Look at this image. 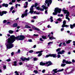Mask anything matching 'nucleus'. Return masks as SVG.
<instances>
[{"mask_svg": "<svg viewBox=\"0 0 75 75\" xmlns=\"http://www.w3.org/2000/svg\"><path fill=\"white\" fill-rule=\"evenodd\" d=\"M24 36L22 35L16 37H15V36L13 35H11L10 36V38H8L6 40V42L8 44L6 45L7 48L10 49L14 47L12 43L16 41V40H23L24 39Z\"/></svg>", "mask_w": 75, "mask_h": 75, "instance_id": "obj_1", "label": "nucleus"}, {"mask_svg": "<svg viewBox=\"0 0 75 75\" xmlns=\"http://www.w3.org/2000/svg\"><path fill=\"white\" fill-rule=\"evenodd\" d=\"M63 11H64V14H67L66 15V18L69 21V18L68 17H69V12L68 11L65 10V8H64L62 10Z\"/></svg>", "mask_w": 75, "mask_h": 75, "instance_id": "obj_2", "label": "nucleus"}, {"mask_svg": "<svg viewBox=\"0 0 75 75\" xmlns=\"http://www.w3.org/2000/svg\"><path fill=\"white\" fill-rule=\"evenodd\" d=\"M61 11V9L59 8H55L54 10V12L53 13V14L54 15H57V13H60Z\"/></svg>", "mask_w": 75, "mask_h": 75, "instance_id": "obj_3", "label": "nucleus"}, {"mask_svg": "<svg viewBox=\"0 0 75 75\" xmlns=\"http://www.w3.org/2000/svg\"><path fill=\"white\" fill-rule=\"evenodd\" d=\"M49 57H53V58L57 57V54H50L49 55H46V58H48Z\"/></svg>", "mask_w": 75, "mask_h": 75, "instance_id": "obj_4", "label": "nucleus"}, {"mask_svg": "<svg viewBox=\"0 0 75 75\" xmlns=\"http://www.w3.org/2000/svg\"><path fill=\"white\" fill-rule=\"evenodd\" d=\"M45 2L46 4H47V6L49 7L50 4H51L52 3V0H45Z\"/></svg>", "mask_w": 75, "mask_h": 75, "instance_id": "obj_5", "label": "nucleus"}, {"mask_svg": "<svg viewBox=\"0 0 75 75\" xmlns=\"http://www.w3.org/2000/svg\"><path fill=\"white\" fill-rule=\"evenodd\" d=\"M42 7L43 8H40V11H44V9H45V10H47V9H48V7L46 6V5H45V6L44 5L42 6Z\"/></svg>", "mask_w": 75, "mask_h": 75, "instance_id": "obj_6", "label": "nucleus"}, {"mask_svg": "<svg viewBox=\"0 0 75 75\" xmlns=\"http://www.w3.org/2000/svg\"><path fill=\"white\" fill-rule=\"evenodd\" d=\"M57 69H54L53 70V72H54V73H57V72H62V71H63L64 69H61V70H59L57 71Z\"/></svg>", "mask_w": 75, "mask_h": 75, "instance_id": "obj_7", "label": "nucleus"}, {"mask_svg": "<svg viewBox=\"0 0 75 75\" xmlns=\"http://www.w3.org/2000/svg\"><path fill=\"white\" fill-rule=\"evenodd\" d=\"M21 59L22 61H24L25 60H26V61H29V60H30V58L28 57L27 58L25 57H22L21 58Z\"/></svg>", "mask_w": 75, "mask_h": 75, "instance_id": "obj_8", "label": "nucleus"}, {"mask_svg": "<svg viewBox=\"0 0 75 75\" xmlns=\"http://www.w3.org/2000/svg\"><path fill=\"white\" fill-rule=\"evenodd\" d=\"M27 11H28V10L26 9L25 11V12L22 15L21 17L22 18H24V16H27Z\"/></svg>", "mask_w": 75, "mask_h": 75, "instance_id": "obj_9", "label": "nucleus"}, {"mask_svg": "<svg viewBox=\"0 0 75 75\" xmlns=\"http://www.w3.org/2000/svg\"><path fill=\"white\" fill-rule=\"evenodd\" d=\"M66 24V21H64L63 22V24L62 25V28H64V27H69V25H65Z\"/></svg>", "mask_w": 75, "mask_h": 75, "instance_id": "obj_10", "label": "nucleus"}, {"mask_svg": "<svg viewBox=\"0 0 75 75\" xmlns=\"http://www.w3.org/2000/svg\"><path fill=\"white\" fill-rule=\"evenodd\" d=\"M34 7V5H33L31 6V8L30 9V11L29 13H31V14H33V13H34V11H33V7Z\"/></svg>", "mask_w": 75, "mask_h": 75, "instance_id": "obj_11", "label": "nucleus"}, {"mask_svg": "<svg viewBox=\"0 0 75 75\" xmlns=\"http://www.w3.org/2000/svg\"><path fill=\"white\" fill-rule=\"evenodd\" d=\"M63 63H66V64H72V62H71L66 61V60L65 59L63 60Z\"/></svg>", "mask_w": 75, "mask_h": 75, "instance_id": "obj_12", "label": "nucleus"}, {"mask_svg": "<svg viewBox=\"0 0 75 75\" xmlns=\"http://www.w3.org/2000/svg\"><path fill=\"white\" fill-rule=\"evenodd\" d=\"M31 25L32 26V28L33 29H34V30H37L38 31H40V30L39 28L36 27H35V26L34 25Z\"/></svg>", "mask_w": 75, "mask_h": 75, "instance_id": "obj_13", "label": "nucleus"}, {"mask_svg": "<svg viewBox=\"0 0 75 75\" xmlns=\"http://www.w3.org/2000/svg\"><path fill=\"white\" fill-rule=\"evenodd\" d=\"M46 64H48V65H46V67H48L49 66H50L52 65V63L51 62H47L46 63Z\"/></svg>", "mask_w": 75, "mask_h": 75, "instance_id": "obj_14", "label": "nucleus"}, {"mask_svg": "<svg viewBox=\"0 0 75 75\" xmlns=\"http://www.w3.org/2000/svg\"><path fill=\"white\" fill-rule=\"evenodd\" d=\"M6 13H7V11H4L2 12H0V15L1 16H2L4 14H6Z\"/></svg>", "mask_w": 75, "mask_h": 75, "instance_id": "obj_15", "label": "nucleus"}, {"mask_svg": "<svg viewBox=\"0 0 75 75\" xmlns=\"http://www.w3.org/2000/svg\"><path fill=\"white\" fill-rule=\"evenodd\" d=\"M65 52V51L64 50H62V51H60L57 54H63Z\"/></svg>", "mask_w": 75, "mask_h": 75, "instance_id": "obj_16", "label": "nucleus"}, {"mask_svg": "<svg viewBox=\"0 0 75 75\" xmlns=\"http://www.w3.org/2000/svg\"><path fill=\"white\" fill-rule=\"evenodd\" d=\"M50 35H48V37H49V39H50V40H53L54 39H55V38H54V37H53V36H52L50 37Z\"/></svg>", "mask_w": 75, "mask_h": 75, "instance_id": "obj_17", "label": "nucleus"}, {"mask_svg": "<svg viewBox=\"0 0 75 75\" xmlns=\"http://www.w3.org/2000/svg\"><path fill=\"white\" fill-rule=\"evenodd\" d=\"M70 28H71V29H72L73 28H74V27H75V23L73 25H70Z\"/></svg>", "mask_w": 75, "mask_h": 75, "instance_id": "obj_18", "label": "nucleus"}, {"mask_svg": "<svg viewBox=\"0 0 75 75\" xmlns=\"http://www.w3.org/2000/svg\"><path fill=\"white\" fill-rule=\"evenodd\" d=\"M2 6L3 7H7L8 6V5L7 4H2Z\"/></svg>", "mask_w": 75, "mask_h": 75, "instance_id": "obj_19", "label": "nucleus"}, {"mask_svg": "<svg viewBox=\"0 0 75 75\" xmlns=\"http://www.w3.org/2000/svg\"><path fill=\"white\" fill-rule=\"evenodd\" d=\"M25 27L27 28H31V27L28 26V25H25Z\"/></svg>", "mask_w": 75, "mask_h": 75, "instance_id": "obj_20", "label": "nucleus"}, {"mask_svg": "<svg viewBox=\"0 0 75 75\" xmlns=\"http://www.w3.org/2000/svg\"><path fill=\"white\" fill-rule=\"evenodd\" d=\"M40 65H42V66L44 65H45V63H42V62H41L40 63Z\"/></svg>", "mask_w": 75, "mask_h": 75, "instance_id": "obj_21", "label": "nucleus"}, {"mask_svg": "<svg viewBox=\"0 0 75 75\" xmlns=\"http://www.w3.org/2000/svg\"><path fill=\"white\" fill-rule=\"evenodd\" d=\"M19 73H20L19 72H17V71H16L15 72V73L16 74L15 75H19Z\"/></svg>", "mask_w": 75, "mask_h": 75, "instance_id": "obj_22", "label": "nucleus"}, {"mask_svg": "<svg viewBox=\"0 0 75 75\" xmlns=\"http://www.w3.org/2000/svg\"><path fill=\"white\" fill-rule=\"evenodd\" d=\"M25 4H26V5L24 6V7H25V8H27V6H28V2H26Z\"/></svg>", "mask_w": 75, "mask_h": 75, "instance_id": "obj_23", "label": "nucleus"}, {"mask_svg": "<svg viewBox=\"0 0 75 75\" xmlns=\"http://www.w3.org/2000/svg\"><path fill=\"white\" fill-rule=\"evenodd\" d=\"M17 23H15L13 25V27H17Z\"/></svg>", "mask_w": 75, "mask_h": 75, "instance_id": "obj_24", "label": "nucleus"}, {"mask_svg": "<svg viewBox=\"0 0 75 75\" xmlns=\"http://www.w3.org/2000/svg\"><path fill=\"white\" fill-rule=\"evenodd\" d=\"M72 41V40H68L66 42V44H69V43H70V42H71Z\"/></svg>", "mask_w": 75, "mask_h": 75, "instance_id": "obj_25", "label": "nucleus"}, {"mask_svg": "<svg viewBox=\"0 0 75 75\" xmlns=\"http://www.w3.org/2000/svg\"><path fill=\"white\" fill-rule=\"evenodd\" d=\"M52 18H53V17H52V16L50 17V19L51 20V22H52L53 21V19H52Z\"/></svg>", "mask_w": 75, "mask_h": 75, "instance_id": "obj_26", "label": "nucleus"}, {"mask_svg": "<svg viewBox=\"0 0 75 75\" xmlns=\"http://www.w3.org/2000/svg\"><path fill=\"white\" fill-rule=\"evenodd\" d=\"M9 33H10V34H13V31L10 30L9 31Z\"/></svg>", "mask_w": 75, "mask_h": 75, "instance_id": "obj_27", "label": "nucleus"}, {"mask_svg": "<svg viewBox=\"0 0 75 75\" xmlns=\"http://www.w3.org/2000/svg\"><path fill=\"white\" fill-rule=\"evenodd\" d=\"M14 66H17V62L15 61L14 62Z\"/></svg>", "mask_w": 75, "mask_h": 75, "instance_id": "obj_28", "label": "nucleus"}, {"mask_svg": "<svg viewBox=\"0 0 75 75\" xmlns=\"http://www.w3.org/2000/svg\"><path fill=\"white\" fill-rule=\"evenodd\" d=\"M42 52V51H39L38 52H37L36 53V54H39L40 53H41V52Z\"/></svg>", "mask_w": 75, "mask_h": 75, "instance_id": "obj_29", "label": "nucleus"}, {"mask_svg": "<svg viewBox=\"0 0 75 75\" xmlns=\"http://www.w3.org/2000/svg\"><path fill=\"white\" fill-rule=\"evenodd\" d=\"M42 38L43 39H44V40H45V39H47V38H46V36H42Z\"/></svg>", "mask_w": 75, "mask_h": 75, "instance_id": "obj_30", "label": "nucleus"}, {"mask_svg": "<svg viewBox=\"0 0 75 75\" xmlns=\"http://www.w3.org/2000/svg\"><path fill=\"white\" fill-rule=\"evenodd\" d=\"M60 50H61V49L58 48L57 50H56V52H57L59 51H60Z\"/></svg>", "mask_w": 75, "mask_h": 75, "instance_id": "obj_31", "label": "nucleus"}, {"mask_svg": "<svg viewBox=\"0 0 75 75\" xmlns=\"http://www.w3.org/2000/svg\"><path fill=\"white\" fill-rule=\"evenodd\" d=\"M65 65H66V64H63L61 65V67H65Z\"/></svg>", "mask_w": 75, "mask_h": 75, "instance_id": "obj_32", "label": "nucleus"}, {"mask_svg": "<svg viewBox=\"0 0 75 75\" xmlns=\"http://www.w3.org/2000/svg\"><path fill=\"white\" fill-rule=\"evenodd\" d=\"M37 6H38V4H37V3H35V4L34 6L35 7H37Z\"/></svg>", "mask_w": 75, "mask_h": 75, "instance_id": "obj_33", "label": "nucleus"}, {"mask_svg": "<svg viewBox=\"0 0 75 75\" xmlns=\"http://www.w3.org/2000/svg\"><path fill=\"white\" fill-rule=\"evenodd\" d=\"M34 72L35 73V74H37V73H38V71H37V70H34Z\"/></svg>", "mask_w": 75, "mask_h": 75, "instance_id": "obj_34", "label": "nucleus"}, {"mask_svg": "<svg viewBox=\"0 0 75 75\" xmlns=\"http://www.w3.org/2000/svg\"><path fill=\"white\" fill-rule=\"evenodd\" d=\"M58 16H60V17H62V16H63V15H62V14H59L58 15Z\"/></svg>", "mask_w": 75, "mask_h": 75, "instance_id": "obj_35", "label": "nucleus"}, {"mask_svg": "<svg viewBox=\"0 0 75 75\" xmlns=\"http://www.w3.org/2000/svg\"><path fill=\"white\" fill-rule=\"evenodd\" d=\"M34 14H39L38 13L36 12V11H35L34 13Z\"/></svg>", "mask_w": 75, "mask_h": 75, "instance_id": "obj_36", "label": "nucleus"}, {"mask_svg": "<svg viewBox=\"0 0 75 75\" xmlns=\"http://www.w3.org/2000/svg\"><path fill=\"white\" fill-rule=\"evenodd\" d=\"M34 51H33V50H31L29 51L30 53H32V52H33Z\"/></svg>", "mask_w": 75, "mask_h": 75, "instance_id": "obj_37", "label": "nucleus"}, {"mask_svg": "<svg viewBox=\"0 0 75 75\" xmlns=\"http://www.w3.org/2000/svg\"><path fill=\"white\" fill-rule=\"evenodd\" d=\"M20 52H21L20 50L18 49V53H20Z\"/></svg>", "mask_w": 75, "mask_h": 75, "instance_id": "obj_38", "label": "nucleus"}, {"mask_svg": "<svg viewBox=\"0 0 75 75\" xmlns=\"http://www.w3.org/2000/svg\"><path fill=\"white\" fill-rule=\"evenodd\" d=\"M42 55V53H40L39 54H38V57H40V56H41Z\"/></svg>", "mask_w": 75, "mask_h": 75, "instance_id": "obj_39", "label": "nucleus"}, {"mask_svg": "<svg viewBox=\"0 0 75 75\" xmlns=\"http://www.w3.org/2000/svg\"><path fill=\"white\" fill-rule=\"evenodd\" d=\"M60 57H61V55H60V54H58L57 55V57L58 58H60Z\"/></svg>", "mask_w": 75, "mask_h": 75, "instance_id": "obj_40", "label": "nucleus"}, {"mask_svg": "<svg viewBox=\"0 0 75 75\" xmlns=\"http://www.w3.org/2000/svg\"><path fill=\"white\" fill-rule=\"evenodd\" d=\"M3 68L4 69H6V65L4 66Z\"/></svg>", "mask_w": 75, "mask_h": 75, "instance_id": "obj_41", "label": "nucleus"}, {"mask_svg": "<svg viewBox=\"0 0 75 75\" xmlns=\"http://www.w3.org/2000/svg\"><path fill=\"white\" fill-rule=\"evenodd\" d=\"M11 61V59H7L6 60V61L8 62H9V61Z\"/></svg>", "mask_w": 75, "mask_h": 75, "instance_id": "obj_42", "label": "nucleus"}, {"mask_svg": "<svg viewBox=\"0 0 75 75\" xmlns=\"http://www.w3.org/2000/svg\"><path fill=\"white\" fill-rule=\"evenodd\" d=\"M57 20L58 21H61V19L60 18H58L57 19Z\"/></svg>", "mask_w": 75, "mask_h": 75, "instance_id": "obj_43", "label": "nucleus"}, {"mask_svg": "<svg viewBox=\"0 0 75 75\" xmlns=\"http://www.w3.org/2000/svg\"><path fill=\"white\" fill-rule=\"evenodd\" d=\"M36 8L37 9V10H40V7H38Z\"/></svg>", "mask_w": 75, "mask_h": 75, "instance_id": "obj_44", "label": "nucleus"}, {"mask_svg": "<svg viewBox=\"0 0 75 75\" xmlns=\"http://www.w3.org/2000/svg\"><path fill=\"white\" fill-rule=\"evenodd\" d=\"M34 61H37V60L38 59L37 58H34Z\"/></svg>", "mask_w": 75, "mask_h": 75, "instance_id": "obj_45", "label": "nucleus"}, {"mask_svg": "<svg viewBox=\"0 0 75 75\" xmlns=\"http://www.w3.org/2000/svg\"><path fill=\"white\" fill-rule=\"evenodd\" d=\"M13 10V7H12L11 8L10 11H12Z\"/></svg>", "mask_w": 75, "mask_h": 75, "instance_id": "obj_46", "label": "nucleus"}, {"mask_svg": "<svg viewBox=\"0 0 75 75\" xmlns=\"http://www.w3.org/2000/svg\"><path fill=\"white\" fill-rule=\"evenodd\" d=\"M6 22H7V21H6V20H4L3 21L4 23H6Z\"/></svg>", "mask_w": 75, "mask_h": 75, "instance_id": "obj_47", "label": "nucleus"}, {"mask_svg": "<svg viewBox=\"0 0 75 75\" xmlns=\"http://www.w3.org/2000/svg\"><path fill=\"white\" fill-rule=\"evenodd\" d=\"M45 69H43L42 71V73H44L45 72Z\"/></svg>", "mask_w": 75, "mask_h": 75, "instance_id": "obj_48", "label": "nucleus"}, {"mask_svg": "<svg viewBox=\"0 0 75 75\" xmlns=\"http://www.w3.org/2000/svg\"><path fill=\"white\" fill-rule=\"evenodd\" d=\"M52 42H50L48 43V45H50V44L52 43Z\"/></svg>", "mask_w": 75, "mask_h": 75, "instance_id": "obj_49", "label": "nucleus"}, {"mask_svg": "<svg viewBox=\"0 0 75 75\" xmlns=\"http://www.w3.org/2000/svg\"><path fill=\"white\" fill-rule=\"evenodd\" d=\"M63 45L64 46H66V44H65V43H63Z\"/></svg>", "mask_w": 75, "mask_h": 75, "instance_id": "obj_50", "label": "nucleus"}, {"mask_svg": "<svg viewBox=\"0 0 75 75\" xmlns=\"http://www.w3.org/2000/svg\"><path fill=\"white\" fill-rule=\"evenodd\" d=\"M16 1V0H12V3H14Z\"/></svg>", "mask_w": 75, "mask_h": 75, "instance_id": "obj_51", "label": "nucleus"}, {"mask_svg": "<svg viewBox=\"0 0 75 75\" xmlns=\"http://www.w3.org/2000/svg\"><path fill=\"white\" fill-rule=\"evenodd\" d=\"M29 42H32V40L31 39H29L28 40Z\"/></svg>", "mask_w": 75, "mask_h": 75, "instance_id": "obj_52", "label": "nucleus"}, {"mask_svg": "<svg viewBox=\"0 0 75 75\" xmlns=\"http://www.w3.org/2000/svg\"><path fill=\"white\" fill-rule=\"evenodd\" d=\"M19 65H23V63L21 62H20L19 63Z\"/></svg>", "mask_w": 75, "mask_h": 75, "instance_id": "obj_53", "label": "nucleus"}, {"mask_svg": "<svg viewBox=\"0 0 75 75\" xmlns=\"http://www.w3.org/2000/svg\"><path fill=\"white\" fill-rule=\"evenodd\" d=\"M31 23H34V20H32L31 21Z\"/></svg>", "mask_w": 75, "mask_h": 75, "instance_id": "obj_54", "label": "nucleus"}, {"mask_svg": "<svg viewBox=\"0 0 75 75\" xmlns=\"http://www.w3.org/2000/svg\"><path fill=\"white\" fill-rule=\"evenodd\" d=\"M34 35V36H36V37H38V35H36V34H35Z\"/></svg>", "mask_w": 75, "mask_h": 75, "instance_id": "obj_55", "label": "nucleus"}, {"mask_svg": "<svg viewBox=\"0 0 75 75\" xmlns=\"http://www.w3.org/2000/svg\"><path fill=\"white\" fill-rule=\"evenodd\" d=\"M48 28H51V26H50V25H48L47 26Z\"/></svg>", "mask_w": 75, "mask_h": 75, "instance_id": "obj_56", "label": "nucleus"}, {"mask_svg": "<svg viewBox=\"0 0 75 75\" xmlns=\"http://www.w3.org/2000/svg\"><path fill=\"white\" fill-rule=\"evenodd\" d=\"M15 12H16V11L13 10L12 11V13H15Z\"/></svg>", "mask_w": 75, "mask_h": 75, "instance_id": "obj_57", "label": "nucleus"}, {"mask_svg": "<svg viewBox=\"0 0 75 75\" xmlns=\"http://www.w3.org/2000/svg\"><path fill=\"white\" fill-rule=\"evenodd\" d=\"M61 45H62V43H61L59 45V47H61Z\"/></svg>", "mask_w": 75, "mask_h": 75, "instance_id": "obj_58", "label": "nucleus"}, {"mask_svg": "<svg viewBox=\"0 0 75 75\" xmlns=\"http://www.w3.org/2000/svg\"><path fill=\"white\" fill-rule=\"evenodd\" d=\"M45 14H47V10H46L45 11Z\"/></svg>", "mask_w": 75, "mask_h": 75, "instance_id": "obj_59", "label": "nucleus"}, {"mask_svg": "<svg viewBox=\"0 0 75 75\" xmlns=\"http://www.w3.org/2000/svg\"><path fill=\"white\" fill-rule=\"evenodd\" d=\"M20 28V26H18L17 27V29H19V28Z\"/></svg>", "mask_w": 75, "mask_h": 75, "instance_id": "obj_60", "label": "nucleus"}, {"mask_svg": "<svg viewBox=\"0 0 75 75\" xmlns=\"http://www.w3.org/2000/svg\"><path fill=\"white\" fill-rule=\"evenodd\" d=\"M64 30V28H62L61 29V31H62L63 30Z\"/></svg>", "mask_w": 75, "mask_h": 75, "instance_id": "obj_61", "label": "nucleus"}, {"mask_svg": "<svg viewBox=\"0 0 75 75\" xmlns=\"http://www.w3.org/2000/svg\"><path fill=\"white\" fill-rule=\"evenodd\" d=\"M72 62H75V60H74V59H72Z\"/></svg>", "mask_w": 75, "mask_h": 75, "instance_id": "obj_62", "label": "nucleus"}, {"mask_svg": "<svg viewBox=\"0 0 75 75\" xmlns=\"http://www.w3.org/2000/svg\"><path fill=\"white\" fill-rule=\"evenodd\" d=\"M40 41H43V40H42V38H40Z\"/></svg>", "mask_w": 75, "mask_h": 75, "instance_id": "obj_63", "label": "nucleus"}, {"mask_svg": "<svg viewBox=\"0 0 75 75\" xmlns=\"http://www.w3.org/2000/svg\"><path fill=\"white\" fill-rule=\"evenodd\" d=\"M11 55H14V53L13 52H12L11 53Z\"/></svg>", "mask_w": 75, "mask_h": 75, "instance_id": "obj_64", "label": "nucleus"}]
</instances>
